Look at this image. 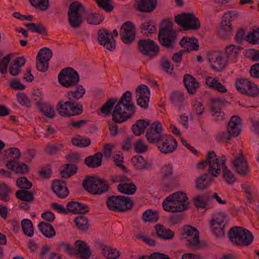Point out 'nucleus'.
Segmentation results:
<instances>
[{
	"label": "nucleus",
	"mask_w": 259,
	"mask_h": 259,
	"mask_svg": "<svg viewBox=\"0 0 259 259\" xmlns=\"http://www.w3.org/2000/svg\"><path fill=\"white\" fill-rule=\"evenodd\" d=\"M132 93L126 91L115 105L112 113V120L116 123H121L134 116L136 107L132 102Z\"/></svg>",
	"instance_id": "1"
},
{
	"label": "nucleus",
	"mask_w": 259,
	"mask_h": 259,
	"mask_svg": "<svg viewBox=\"0 0 259 259\" xmlns=\"http://www.w3.org/2000/svg\"><path fill=\"white\" fill-rule=\"evenodd\" d=\"M228 237L233 245L242 247L248 246L254 238L250 231L239 226L231 228L228 232Z\"/></svg>",
	"instance_id": "2"
},
{
	"label": "nucleus",
	"mask_w": 259,
	"mask_h": 259,
	"mask_svg": "<svg viewBox=\"0 0 259 259\" xmlns=\"http://www.w3.org/2000/svg\"><path fill=\"white\" fill-rule=\"evenodd\" d=\"M83 188L93 195H100L107 191L109 186L105 180L94 176H88L82 182Z\"/></svg>",
	"instance_id": "3"
},
{
	"label": "nucleus",
	"mask_w": 259,
	"mask_h": 259,
	"mask_svg": "<svg viewBox=\"0 0 259 259\" xmlns=\"http://www.w3.org/2000/svg\"><path fill=\"white\" fill-rule=\"evenodd\" d=\"M85 12V7L79 2L75 1L70 5L68 10V20L72 28H78L81 26Z\"/></svg>",
	"instance_id": "4"
},
{
	"label": "nucleus",
	"mask_w": 259,
	"mask_h": 259,
	"mask_svg": "<svg viewBox=\"0 0 259 259\" xmlns=\"http://www.w3.org/2000/svg\"><path fill=\"white\" fill-rule=\"evenodd\" d=\"M175 21L185 31L198 30L200 27V21L192 13H181L175 17Z\"/></svg>",
	"instance_id": "5"
},
{
	"label": "nucleus",
	"mask_w": 259,
	"mask_h": 259,
	"mask_svg": "<svg viewBox=\"0 0 259 259\" xmlns=\"http://www.w3.org/2000/svg\"><path fill=\"white\" fill-rule=\"evenodd\" d=\"M79 80L78 73L71 67H67L62 69L58 75L59 83L62 86L67 88L77 85Z\"/></svg>",
	"instance_id": "6"
},
{
	"label": "nucleus",
	"mask_w": 259,
	"mask_h": 259,
	"mask_svg": "<svg viewBox=\"0 0 259 259\" xmlns=\"http://www.w3.org/2000/svg\"><path fill=\"white\" fill-rule=\"evenodd\" d=\"M137 50L143 55L153 59L159 53L160 47L153 40L141 39L137 42Z\"/></svg>",
	"instance_id": "7"
},
{
	"label": "nucleus",
	"mask_w": 259,
	"mask_h": 259,
	"mask_svg": "<svg viewBox=\"0 0 259 259\" xmlns=\"http://www.w3.org/2000/svg\"><path fill=\"white\" fill-rule=\"evenodd\" d=\"M209 165L208 171L214 177H217L221 173V166L219 159L213 151L208 152L206 159L199 162L197 165L198 169H202Z\"/></svg>",
	"instance_id": "8"
},
{
	"label": "nucleus",
	"mask_w": 259,
	"mask_h": 259,
	"mask_svg": "<svg viewBox=\"0 0 259 259\" xmlns=\"http://www.w3.org/2000/svg\"><path fill=\"white\" fill-rule=\"evenodd\" d=\"M199 232L196 228L191 226H185L183 229V237L186 239L187 247L192 250L201 248Z\"/></svg>",
	"instance_id": "9"
},
{
	"label": "nucleus",
	"mask_w": 259,
	"mask_h": 259,
	"mask_svg": "<svg viewBox=\"0 0 259 259\" xmlns=\"http://www.w3.org/2000/svg\"><path fill=\"white\" fill-rule=\"evenodd\" d=\"M234 12L229 11L225 13L222 17L220 26L217 30V34L219 37L222 39H228L230 37V33L233 30L232 22L236 16Z\"/></svg>",
	"instance_id": "10"
},
{
	"label": "nucleus",
	"mask_w": 259,
	"mask_h": 259,
	"mask_svg": "<svg viewBox=\"0 0 259 259\" xmlns=\"http://www.w3.org/2000/svg\"><path fill=\"white\" fill-rule=\"evenodd\" d=\"M235 87L239 92L248 96L255 97L259 94V90L257 86L246 78L237 79Z\"/></svg>",
	"instance_id": "11"
},
{
	"label": "nucleus",
	"mask_w": 259,
	"mask_h": 259,
	"mask_svg": "<svg viewBox=\"0 0 259 259\" xmlns=\"http://www.w3.org/2000/svg\"><path fill=\"white\" fill-rule=\"evenodd\" d=\"M178 142L176 139L170 135H163L162 138L157 145L161 153L165 154L174 152L177 148Z\"/></svg>",
	"instance_id": "12"
},
{
	"label": "nucleus",
	"mask_w": 259,
	"mask_h": 259,
	"mask_svg": "<svg viewBox=\"0 0 259 259\" xmlns=\"http://www.w3.org/2000/svg\"><path fill=\"white\" fill-rule=\"evenodd\" d=\"M176 31H159L158 39L160 44L168 49H172L176 44L177 37Z\"/></svg>",
	"instance_id": "13"
},
{
	"label": "nucleus",
	"mask_w": 259,
	"mask_h": 259,
	"mask_svg": "<svg viewBox=\"0 0 259 259\" xmlns=\"http://www.w3.org/2000/svg\"><path fill=\"white\" fill-rule=\"evenodd\" d=\"M162 131V125L159 122L156 121L152 123L146 134V138L148 142L157 145L163 136Z\"/></svg>",
	"instance_id": "14"
},
{
	"label": "nucleus",
	"mask_w": 259,
	"mask_h": 259,
	"mask_svg": "<svg viewBox=\"0 0 259 259\" xmlns=\"http://www.w3.org/2000/svg\"><path fill=\"white\" fill-rule=\"evenodd\" d=\"M119 34L121 39L126 44L132 43L136 36V27L131 21H126L121 25Z\"/></svg>",
	"instance_id": "15"
},
{
	"label": "nucleus",
	"mask_w": 259,
	"mask_h": 259,
	"mask_svg": "<svg viewBox=\"0 0 259 259\" xmlns=\"http://www.w3.org/2000/svg\"><path fill=\"white\" fill-rule=\"evenodd\" d=\"M207 58L214 71L221 72L224 70L227 64V60L224 59L220 52H210L207 54Z\"/></svg>",
	"instance_id": "16"
},
{
	"label": "nucleus",
	"mask_w": 259,
	"mask_h": 259,
	"mask_svg": "<svg viewBox=\"0 0 259 259\" xmlns=\"http://www.w3.org/2000/svg\"><path fill=\"white\" fill-rule=\"evenodd\" d=\"M97 39L99 43L108 50L112 51L115 49L116 41L111 32L105 29H101L98 31Z\"/></svg>",
	"instance_id": "17"
},
{
	"label": "nucleus",
	"mask_w": 259,
	"mask_h": 259,
	"mask_svg": "<svg viewBox=\"0 0 259 259\" xmlns=\"http://www.w3.org/2000/svg\"><path fill=\"white\" fill-rule=\"evenodd\" d=\"M137 104L144 109L148 108L150 97L149 88L145 84L140 85L136 90Z\"/></svg>",
	"instance_id": "18"
},
{
	"label": "nucleus",
	"mask_w": 259,
	"mask_h": 259,
	"mask_svg": "<svg viewBox=\"0 0 259 259\" xmlns=\"http://www.w3.org/2000/svg\"><path fill=\"white\" fill-rule=\"evenodd\" d=\"M232 164L235 170L242 176L249 172L247 161L242 153L233 160Z\"/></svg>",
	"instance_id": "19"
},
{
	"label": "nucleus",
	"mask_w": 259,
	"mask_h": 259,
	"mask_svg": "<svg viewBox=\"0 0 259 259\" xmlns=\"http://www.w3.org/2000/svg\"><path fill=\"white\" fill-rule=\"evenodd\" d=\"M75 251H73L74 254L78 257L82 259H89L92 252L89 246L87 244L82 240H77L74 243Z\"/></svg>",
	"instance_id": "20"
},
{
	"label": "nucleus",
	"mask_w": 259,
	"mask_h": 259,
	"mask_svg": "<svg viewBox=\"0 0 259 259\" xmlns=\"http://www.w3.org/2000/svg\"><path fill=\"white\" fill-rule=\"evenodd\" d=\"M51 187L54 193L60 198H66L68 195L69 191L65 181L55 180Z\"/></svg>",
	"instance_id": "21"
},
{
	"label": "nucleus",
	"mask_w": 259,
	"mask_h": 259,
	"mask_svg": "<svg viewBox=\"0 0 259 259\" xmlns=\"http://www.w3.org/2000/svg\"><path fill=\"white\" fill-rule=\"evenodd\" d=\"M67 213L68 212L74 214H85L89 212L88 206L83 203L77 201H70L66 206Z\"/></svg>",
	"instance_id": "22"
},
{
	"label": "nucleus",
	"mask_w": 259,
	"mask_h": 259,
	"mask_svg": "<svg viewBox=\"0 0 259 259\" xmlns=\"http://www.w3.org/2000/svg\"><path fill=\"white\" fill-rule=\"evenodd\" d=\"M171 199H173L175 202H176L177 205L181 206V204L183 206L184 208L182 209V211H184L188 208V205L189 204L188 201V198L185 193L179 191L175 192L168 197H166V200L170 201Z\"/></svg>",
	"instance_id": "23"
},
{
	"label": "nucleus",
	"mask_w": 259,
	"mask_h": 259,
	"mask_svg": "<svg viewBox=\"0 0 259 259\" xmlns=\"http://www.w3.org/2000/svg\"><path fill=\"white\" fill-rule=\"evenodd\" d=\"M131 161L136 169L149 170L152 167V162L145 159L142 155L134 156Z\"/></svg>",
	"instance_id": "24"
},
{
	"label": "nucleus",
	"mask_w": 259,
	"mask_h": 259,
	"mask_svg": "<svg viewBox=\"0 0 259 259\" xmlns=\"http://www.w3.org/2000/svg\"><path fill=\"white\" fill-rule=\"evenodd\" d=\"M137 9L143 13L152 12L157 5V0H137Z\"/></svg>",
	"instance_id": "25"
},
{
	"label": "nucleus",
	"mask_w": 259,
	"mask_h": 259,
	"mask_svg": "<svg viewBox=\"0 0 259 259\" xmlns=\"http://www.w3.org/2000/svg\"><path fill=\"white\" fill-rule=\"evenodd\" d=\"M157 237L164 240H169L174 238L175 233L169 229H166L163 225L157 224L154 226Z\"/></svg>",
	"instance_id": "26"
},
{
	"label": "nucleus",
	"mask_w": 259,
	"mask_h": 259,
	"mask_svg": "<svg viewBox=\"0 0 259 259\" xmlns=\"http://www.w3.org/2000/svg\"><path fill=\"white\" fill-rule=\"evenodd\" d=\"M104 257L107 259H117L120 256V253L116 248L106 245L102 242L98 243Z\"/></svg>",
	"instance_id": "27"
},
{
	"label": "nucleus",
	"mask_w": 259,
	"mask_h": 259,
	"mask_svg": "<svg viewBox=\"0 0 259 259\" xmlns=\"http://www.w3.org/2000/svg\"><path fill=\"white\" fill-rule=\"evenodd\" d=\"M184 83L189 94H195L196 90L199 88L200 84L196 79L192 75L186 74L184 76Z\"/></svg>",
	"instance_id": "28"
},
{
	"label": "nucleus",
	"mask_w": 259,
	"mask_h": 259,
	"mask_svg": "<svg viewBox=\"0 0 259 259\" xmlns=\"http://www.w3.org/2000/svg\"><path fill=\"white\" fill-rule=\"evenodd\" d=\"M103 154L97 152L93 155H90L85 158L84 163L90 168H97L99 167L102 163Z\"/></svg>",
	"instance_id": "29"
},
{
	"label": "nucleus",
	"mask_w": 259,
	"mask_h": 259,
	"mask_svg": "<svg viewBox=\"0 0 259 259\" xmlns=\"http://www.w3.org/2000/svg\"><path fill=\"white\" fill-rule=\"evenodd\" d=\"M169 101L174 106L179 110L184 107L185 100L184 94L179 91H174L169 95Z\"/></svg>",
	"instance_id": "30"
},
{
	"label": "nucleus",
	"mask_w": 259,
	"mask_h": 259,
	"mask_svg": "<svg viewBox=\"0 0 259 259\" xmlns=\"http://www.w3.org/2000/svg\"><path fill=\"white\" fill-rule=\"evenodd\" d=\"M212 178L206 173L203 174L197 178L195 181L196 188L199 190L207 189L212 182Z\"/></svg>",
	"instance_id": "31"
},
{
	"label": "nucleus",
	"mask_w": 259,
	"mask_h": 259,
	"mask_svg": "<svg viewBox=\"0 0 259 259\" xmlns=\"http://www.w3.org/2000/svg\"><path fill=\"white\" fill-rule=\"evenodd\" d=\"M180 45L184 48H188L191 51L198 50L199 45L198 40L194 37H184L180 40Z\"/></svg>",
	"instance_id": "32"
},
{
	"label": "nucleus",
	"mask_w": 259,
	"mask_h": 259,
	"mask_svg": "<svg viewBox=\"0 0 259 259\" xmlns=\"http://www.w3.org/2000/svg\"><path fill=\"white\" fill-rule=\"evenodd\" d=\"M221 161L222 165L223 176L225 181L229 184H232L236 181L234 175L228 168L226 165V157L222 155L221 157Z\"/></svg>",
	"instance_id": "33"
},
{
	"label": "nucleus",
	"mask_w": 259,
	"mask_h": 259,
	"mask_svg": "<svg viewBox=\"0 0 259 259\" xmlns=\"http://www.w3.org/2000/svg\"><path fill=\"white\" fill-rule=\"evenodd\" d=\"M40 232L46 237L50 238L56 235V232L53 226L49 223L41 222L38 225Z\"/></svg>",
	"instance_id": "34"
},
{
	"label": "nucleus",
	"mask_w": 259,
	"mask_h": 259,
	"mask_svg": "<svg viewBox=\"0 0 259 259\" xmlns=\"http://www.w3.org/2000/svg\"><path fill=\"white\" fill-rule=\"evenodd\" d=\"M150 125V121L145 119H140L132 127V131L136 136H140L143 133L146 128Z\"/></svg>",
	"instance_id": "35"
},
{
	"label": "nucleus",
	"mask_w": 259,
	"mask_h": 259,
	"mask_svg": "<svg viewBox=\"0 0 259 259\" xmlns=\"http://www.w3.org/2000/svg\"><path fill=\"white\" fill-rule=\"evenodd\" d=\"M170 201L166 200V198L164 200L162 203L163 209L167 211L171 212H182V209L184 208L182 204L180 206L177 205L176 202L174 201L173 199H171Z\"/></svg>",
	"instance_id": "36"
},
{
	"label": "nucleus",
	"mask_w": 259,
	"mask_h": 259,
	"mask_svg": "<svg viewBox=\"0 0 259 259\" xmlns=\"http://www.w3.org/2000/svg\"><path fill=\"white\" fill-rule=\"evenodd\" d=\"M162 172L163 181H167L170 184H173L176 182L177 179L173 176V168L171 165H164L162 168Z\"/></svg>",
	"instance_id": "37"
},
{
	"label": "nucleus",
	"mask_w": 259,
	"mask_h": 259,
	"mask_svg": "<svg viewBox=\"0 0 259 259\" xmlns=\"http://www.w3.org/2000/svg\"><path fill=\"white\" fill-rule=\"evenodd\" d=\"M119 205V212H126L133 208L134 202L130 197L120 196Z\"/></svg>",
	"instance_id": "38"
},
{
	"label": "nucleus",
	"mask_w": 259,
	"mask_h": 259,
	"mask_svg": "<svg viewBox=\"0 0 259 259\" xmlns=\"http://www.w3.org/2000/svg\"><path fill=\"white\" fill-rule=\"evenodd\" d=\"M28 189L19 190L16 192V197L22 201L32 203L34 199V194Z\"/></svg>",
	"instance_id": "39"
},
{
	"label": "nucleus",
	"mask_w": 259,
	"mask_h": 259,
	"mask_svg": "<svg viewBox=\"0 0 259 259\" xmlns=\"http://www.w3.org/2000/svg\"><path fill=\"white\" fill-rule=\"evenodd\" d=\"M117 189L122 193L132 195L136 191L137 187L133 183H124L119 184L117 186Z\"/></svg>",
	"instance_id": "40"
},
{
	"label": "nucleus",
	"mask_w": 259,
	"mask_h": 259,
	"mask_svg": "<svg viewBox=\"0 0 259 259\" xmlns=\"http://www.w3.org/2000/svg\"><path fill=\"white\" fill-rule=\"evenodd\" d=\"M120 198V196H109L106 201L108 208L115 212H119Z\"/></svg>",
	"instance_id": "41"
},
{
	"label": "nucleus",
	"mask_w": 259,
	"mask_h": 259,
	"mask_svg": "<svg viewBox=\"0 0 259 259\" xmlns=\"http://www.w3.org/2000/svg\"><path fill=\"white\" fill-rule=\"evenodd\" d=\"M69 104L68 101L63 102L62 100L58 101L56 106V110L60 116L65 117H70Z\"/></svg>",
	"instance_id": "42"
},
{
	"label": "nucleus",
	"mask_w": 259,
	"mask_h": 259,
	"mask_svg": "<svg viewBox=\"0 0 259 259\" xmlns=\"http://www.w3.org/2000/svg\"><path fill=\"white\" fill-rule=\"evenodd\" d=\"M227 214L225 212H220L215 213L212 219L210 221V226H225V221L226 219Z\"/></svg>",
	"instance_id": "43"
},
{
	"label": "nucleus",
	"mask_w": 259,
	"mask_h": 259,
	"mask_svg": "<svg viewBox=\"0 0 259 259\" xmlns=\"http://www.w3.org/2000/svg\"><path fill=\"white\" fill-rule=\"evenodd\" d=\"M75 87V91L67 92V97L69 100L73 101L74 99H80L85 94V89L81 85L77 84Z\"/></svg>",
	"instance_id": "44"
},
{
	"label": "nucleus",
	"mask_w": 259,
	"mask_h": 259,
	"mask_svg": "<svg viewBox=\"0 0 259 259\" xmlns=\"http://www.w3.org/2000/svg\"><path fill=\"white\" fill-rule=\"evenodd\" d=\"M65 169L61 171V175L64 178H67L76 173L78 169V166L72 163L64 165Z\"/></svg>",
	"instance_id": "45"
},
{
	"label": "nucleus",
	"mask_w": 259,
	"mask_h": 259,
	"mask_svg": "<svg viewBox=\"0 0 259 259\" xmlns=\"http://www.w3.org/2000/svg\"><path fill=\"white\" fill-rule=\"evenodd\" d=\"M25 26L29 28L33 32L46 35L47 34V28L41 23L36 24L29 23L25 24Z\"/></svg>",
	"instance_id": "46"
},
{
	"label": "nucleus",
	"mask_w": 259,
	"mask_h": 259,
	"mask_svg": "<svg viewBox=\"0 0 259 259\" xmlns=\"http://www.w3.org/2000/svg\"><path fill=\"white\" fill-rule=\"evenodd\" d=\"M140 28L142 30V33L146 36L154 33L156 30L155 25L151 21H146L141 24Z\"/></svg>",
	"instance_id": "47"
},
{
	"label": "nucleus",
	"mask_w": 259,
	"mask_h": 259,
	"mask_svg": "<svg viewBox=\"0 0 259 259\" xmlns=\"http://www.w3.org/2000/svg\"><path fill=\"white\" fill-rule=\"evenodd\" d=\"M210 198L207 195H202L195 197L193 199L194 205L197 208H205Z\"/></svg>",
	"instance_id": "48"
},
{
	"label": "nucleus",
	"mask_w": 259,
	"mask_h": 259,
	"mask_svg": "<svg viewBox=\"0 0 259 259\" xmlns=\"http://www.w3.org/2000/svg\"><path fill=\"white\" fill-rule=\"evenodd\" d=\"M21 226L24 234L28 237L33 236L34 228L31 220L26 219L21 221Z\"/></svg>",
	"instance_id": "49"
},
{
	"label": "nucleus",
	"mask_w": 259,
	"mask_h": 259,
	"mask_svg": "<svg viewBox=\"0 0 259 259\" xmlns=\"http://www.w3.org/2000/svg\"><path fill=\"white\" fill-rule=\"evenodd\" d=\"M159 218L158 212L150 209L146 210L142 215V219L145 222H156Z\"/></svg>",
	"instance_id": "50"
},
{
	"label": "nucleus",
	"mask_w": 259,
	"mask_h": 259,
	"mask_svg": "<svg viewBox=\"0 0 259 259\" xmlns=\"http://www.w3.org/2000/svg\"><path fill=\"white\" fill-rule=\"evenodd\" d=\"M69 108L70 117L80 115L83 112L82 105L80 103H75L73 101L69 100Z\"/></svg>",
	"instance_id": "51"
},
{
	"label": "nucleus",
	"mask_w": 259,
	"mask_h": 259,
	"mask_svg": "<svg viewBox=\"0 0 259 259\" xmlns=\"http://www.w3.org/2000/svg\"><path fill=\"white\" fill-rule=\"evenodd\" d=\"M74 223L78 229L82 231H86L89 229L88 218L83 215H80L76 217Z\"/></svg>",
	"instance_id": "52"
},
{
	"label": "nucleus",
	"mask_w": 259,
	"mask_h": 259,
	"mask_svg": "<svg viewBox=\"0 0 259 259\" xmlns=\"http://www.w3.org/2000/svg\"><path fill=\"white\" fill-rule=\"evenodd\" d=\"M11 188L5 183H0V200L7 202L10 200Z\"/></svg>",
	"instance_id": "53"
},
{
	"label": "nucleus",
	"mask_w": 259,
	"mask_h": 259,
	"mask_svg": "<svg viewBox=\"0 0 259 259\" xmlns=\"http://www.w3.org/2000/svg\"><path fill=\"white\" fill-rule=\"evenodd\" d=\"M116 98H111L107 101V102L101 107L100 111L105 115H109L113 109V106L117 102Z\"/></svg>",
	"instance_id": "54"
},
{
	"label": "nucleus",
	"mask_w": 259,
	"mask_h": 259,
	"mask_svg": "<svg viewBox=\"0 0 259 259\" xmlns=\"http://www.w3.org/2000/svg\"><path fill=\"white\" fill-rule=\"evenodd\" d=\"M103 20V16L97 13H91L88 14L87 17V22L92 25H99Z\"/></svg>",
	"instance_id": "55"
},
{
	"label": "nucleus",
	"mask_w": 259,
	"mask_h": 259,
	"mask_svg": "<svg viewBox=\"0 0 259 259\" xmlns=\"http://www.w3.org/2000/svg\"><path fill=\"white\" fill-rule=\"evenodd\" d=\"M240 46L234 45H229L226 48V53L227 59L235 60L238 54V50L240 49Z\"/></svg>",
	"instance_id": "56"
},
{
	"label": "nucleus",
	"mask_w": 259,
	"mask_h": 259,
	"mask_svg": "<svg viewBox=\"0 0 259 259\" xmlns=\"http://www.w3.org/2000/svg\"><path fill=\"white\" fill-rule=\"evenodd\" d=\"M52 51L48 48L40 49L37 55L36 60H41L49 62L52 57Z\"/></svg>",
	"instance_id": "57"
},
{
	"label": "nucleus",
	"mask_w": 259,
	"mask_h": 259,
	"mask_svg": "<svg viewBox=\"0 0 259 259\" xmlns=\"http://www.w3.org/2000/svg\"><path fill=\"white\" fill-rule=\"evenodd\" d=\"M72 144L77 147H85L91 145V140L89 138H83L81 136L73 138L71 139Z\"/></svg>",
	"instance_id": "58"
},
{
	"label": "nucleus",
	"mask_w": 259,
	"mask_h": 259,
	"mask_svg": "<svg viewBox=\"0 0 259 259\" xmlns=\"http://www.w3.org/2000/svg\"><path fill=\"white\" fill-rule=\"evenodd\" d=\"M39 108L40 111L47 117L51 118H53L55 117V111L50 105L44 103L40 104Z\"/></svg>",
	"instance_id": "59"
},
{
	"label": "nucleus",
	"mask_w": 259,
	"mask_h": 259,
	"mask_svg": "<svg viewBox=\"0 0 259 259\" xmlns=\"http://www.w3.org/2000/svg\"><path fill=\"white\" fill-rule=\"evenodd\" d=\"M210 110L212 112V116L215 121L223 120L225 118V114L221 110V108L215 105L212 104L210 107Z\"/></svg>",
	"instance_id": "60"
},
{
	"label": "nucleus",
	"mask_w": 259,
	"mask_h": 259,
	"mask_svg": "<svg viewBox=\"0 0 259 259\" xmlns=\"http://www.w3.org/2000/svg\"><path fill=\"white\" fill-rule=\"evenodd\" d=\"M160 66L163 71L169 74H171L174 71V65L165 57L161 58Z\"/></svg>",
	"instance_id": "61"
},
{
	"label": "nucleus",
	"mask_w": 259,
	"mask_h": 259,
	"mask_svg": "<svg viewBox=\"0 0 259 259\" xmlns=\"http://www.w3.org/2000/svg\"><path fill=\"white\" fill-rule=\"evenodd\" d=\"M63 144L61 143H55L54 144H49L47 146L45 151L47 153L51 155L57 154L63 148Z\"/></svg>",
	"instance_id": "62"
},
{
	"label": "nucleus",
	"mask_w": 259,
	"mask_h": 259,
	"mask_svg": "<svg viewBox=\"0 0 259 259\" xmlns=\"http://www.w3.org/2000/svg\"><path fill=\"white\" fill-rule=\"evenodd\" d=\"M16 185L21 190L29 189L32 186V183L25 177L18 178L16 181Z\"/></svg>",
	"instance_id": "63"
},
{
	"label": "nucleus",
	"mask_w": 259,
	"mask_h": 259,
	"mask_svg": "<svg viewBox=\"0 0 259 259\" xmlns=\"http://www.w3.org/2000/svg\"><path fill=\"white\" fill-rule=\"evenodd\" d=\"M247 40L252 44H259V29L253 30L247 35Z\"/></svg>",
	"instance_id": "64"
}]
</instances>
